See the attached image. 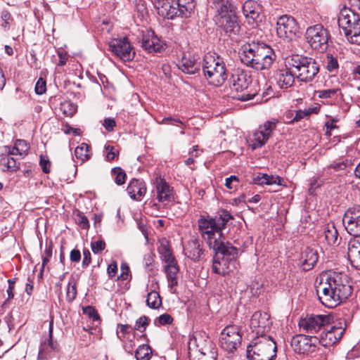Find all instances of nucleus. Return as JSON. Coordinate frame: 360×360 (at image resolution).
Wrapping results in <instances>:
<instances>
[{
    "instance_id": "5fc2aeb1",
    "label": "nucleus",
    "mask_w": 360,
    "mask_h": 360,
    "mask_svg": "<svg viewBox=\"0 0 360 360\" xmlns=\"http://www.w3.org/2000/svg\"><path fill=\"white\" fill-rule=\"evenodd\" d=\"M76 221L82 229H86L89 227V222L83 213L79 212L76 216Z\"/></svg>"
},
{
    "instance_id": "9b49d317",
    "label": "nucleus",
    "mask_w": 360,
    "mask_h": 360,
    "mask_svg": "<svg viewBox=\"0 0 360 360\" xmlns=\"http://www.w3.org/2000/svg\"><path fill=\"white\" fill-rule=\"evenodd\" d=\"M278 122L277 120L274 119L266 121L259 127L250 139V146L252 150L262 148L268 141L276 128Z\"/></svg>"
},
{
    "instance_id": "338daca9",
    "label": "nucleus",
    "mask_w": 360,
    "mask_h": 360,
    "mask_svg": "<svg viewBox=\"0 0 360 360\" xmlns=\"http://www.w3.org/2000/svg\"><path fill=\"white\" fill-rule=\"evenodd\" d=\"M83 256L82 266L86 268L89 265L91 261L90 251L88 249H84L83 250Z\"/></svg>"
},
{
    "instance_id": "a878e982",
    "label": "nucleus",
    "mask_w": 360,
    "mask_h": 360,
    "mask_svg": "<svg viewBox=\"0 0 360 360\" xmlns=\"http://www.w3.org/2000/svg\"><path fill=\"white\" fill-rule=\"evenodd\" d=\"M318 259L317 251L314 248L307 247L302 251L298 260V265L302 270L305 271H309L316 264Z\"/></svg>"
},
{
    "instance_id": "473e14b6",
    "label": "nucleus",
    "mask_w": 360,
    "mask_h": 360,
    "mask_svg": "<svg viewBox=\"0 0 360 360\" xmlns=\"http://www.w3.org/2000/svg\"><path fill=\"white\" fill-rule=\"evenodd\" d=\"M174 4L176 5L179 15L184 18L189 17L195 6V0H176Z\"/></svg>"
},
{
    "instance_id": "f8f14e48",
    "label": "nucleus",
    "mask_w": 360,
    "mask_h": 360,
    "mask_svg": "<svg viewBox=\"0 0 360 360\" xmlns=\"http://www.w3.org/2000/svg\"><path fill=\"white\" fill-rule=\"evenodd\" d=\"M291 346L295 352L309 354L319 349V340L316 336L297 335L291 340Z\"/></svg>"
},
{
    "instance_id": "69168bd1",
    "label": "nucleus",
    "mask_w": 360,
    "mask_h": 360,
    "mask_svg": "<svg viewBox=\"0 0 360 360\" xmlns=\"http://www.w3.org/2000/svg\"><path fill=\"white\" fill-rule=\"evenodd\" d=\"M103 125L108 131H113L116 124L115 121L112 118L108 117L104 120Z\"/></svg>"
},
{
    "instance_id": "de8ad7c7",
    "label": "nucleus",
    "mask_w": 360,
    "mask_h": 360,
    "mask_svg": "<svg viewBox=\"0 0 360 360\" xmlns=\"http://www.w3.org/2000/svg\"><path fill=\"white\" fill-rule=\"evenodd\" d=\"M17 150L20 153V155H25L27 153L30 146L26 141L23 139H17L15 141Z\"/></svg>"
},
{
    "instance_id": "9d476101",
    "label": "nucleus",
    "mask_w": 360,
    "mask_h": 360,
    "mask_svg": "<svg viewBox=\"0 0 360 360\" xmlns=\"http://www.w3.org/2000/svg\"><path fill=\"white\" fill-rule=\"evenodd\" d=\"M242 334L238 326L230 325L226 326L221 333L220 345L229 353L233 352L240 345Z\"/></svg>"
},
{
    "instance_id": "aec40b11",
    "label": "nucleus",
    "mask_w": 360,
    "mask_h": 360,
    "mask_svg": "<svg viewBox=\"0 0 360 360\" xmlns=\"http://www.w3.org/2000/svg\"><path fill=\"white\" fill-rule=\"evenodd\" d=\"M243 13L249 24L257 26L262 20V6L257 1L246 0L243 5Z\"/></svg>"
},
{
    "instance_id": "4d7b16f0",
    "label": "nucleus",
    "mask_w": 360,
    "mask_h": 360,
    "mask_svg": "<svg viewBox=\"0 0 360 360\" xmlns=\"http://www.w3.org/2000/svg\"><path fill=\"white\" fill-rule=\"evenodd\" d=\"M46 81L42 78H39L35 85V92L37 94L41 95L46 92Z\"/></svg>"
},
{
    "instance_id": "052dcab7",
    "label": "nucleus",
    "mask_w": 360,
    "mask_h": 360,
    "mask_svg": "<svg viewBox=\"0 0 360 360\" xmlns=\"http://www.w3.org/2000/svg\"><path fill=\"white\" fill-rule=\"evenodd\" d=\"M340 90L338 89H326L319 91V96L321 98H328L333 97Z\"/></svg>"
},
{
    "instance_id": "4be33fe9",
    "label": "nucleus",
    "mask_w": 360,
    "mask_h": 360,
    "mask_svg": "<svg viewBox=\"0 0 360 360\" xmlns=\"http://www.w3.org/2000/svg\"><path fill=\"white\" fill-rule=\"evenodd\" d=\"M330 318L326 315H311L300 321L299 326L307 333L319 331L329 323Z\"/></svg>"
},
{
    "instance_id": "e2e57ef3",
    "label": "nucleus",
    "mask_w": 360,
    "mask_h": 360,
    "mask_svg": "<svg viewBox=\"0 0 360 360\" xmlns=\"http://www.w3.org/2000/svg\"><path fill=\"white\" fill-rule=\"evenodd\" d=\"M105 158L108 161H112L115 159L116 156L115 152H114V147L110 145H107L105 146Z\"/></svg>"
},
{
    "instance_id": "423d86ee",
    "label": "nucleus",
    "mask_w": 360,
    "mask_h": 360,
    "mask_svg": "<svg viewBox=\"0 0 360 360\" xmlns=\"http://www.w3.org/2000/svg\"><path fill=\"white\" fill-rule=\"evenodd\" d=\"M252 79L245 71L237 70L231 77V89L233 98L241 101L254 98L257 91L252 89Z\"/></svg>"
},
{
    "instance_id": "f704fd0d",
    "label": "nucleus",
    "mask_w": 360,
    "mask_h": 360,
    "mask_svg": "<svg viewBox=\"0 0 360 360\" xmlns=\"http://www.w3.org/2000/svg\"><path fill=\"white\" fill-rule=\"evenodd\" d=\"M158 251L160 255L161 259L166 264L176 261L172 255L167 240H162L158 247Z\"/></svg>"
},
{
    "instance_id": "58836bf2",
    "label": "nucleus",
    "mask_w": 360,
    "mask_h": 360,
    "mask_svg": "<svg viewBox=\"0 0 360 360\" xmlns=\"http://www.w3.org/2000/svg\"><path fill=\"white\" fill-rule=\"evenodd\" d=\"M152 354V348L145 344L139 345L135 351V358L136 360H150Z\"/></svg>"
},
{
    "instance_id": "864d4df0",
    "label": "nucleus",
    "mask_w": 360,
    "mask_h": 360,
    "mask_svg": "<svg viewBox=\"0 0 360 360\" xmlns=\"http://www.w3.org/2000/svg\"><path fill=\"white\" fill-rule=\"evenodd\" d=\"M76 296H77L76 285L75 284L71 285V283H69L68 285L67 293H66L67 300L68 302H72L76 298Z\"/></svg>"
},
{
    "instance_id": "7c9ffc66",
    "label": "nucleus",
    "mask_w": 360,
    "mask_h": 360,
    "mask_svg": "<svg viewBox=\"0 0 360 360\" xmlns=\"http://www.w3.org/2000/svg\"><path fill=\"white\" fill-rule=\"evenodd\" d=\"M164 271L167 276L168 286L172 292H174L175 290H174V288L178 285L176 276L179 271V267L176 261L166 264Z\"/></svg>"
},
{
    "instance_id": "e433bc0d",
    "label": "nucleus",
    "mask_w": 360,
    "mask_h": 360,
    "mask_svg": "<svg viewBox=\"0 0 360 360\" xmlns=\"http://www.w3.org/2000/svg\"><path fill=\"white\" fill-rule=\"evenodd\" d=\"M323 233L328 245H332L336 243L338 239V232L334 223H328L324 227Z\"/></svg>"
},
{
    "instance_id": "603ef678",
    "label": "nucleus",
    "mask_w": 360,
    "mask_h": 360,
    "mask_svg": "<svg viewBox=\"0 0 360 360\" xmlns=\"http://www.w3.org/2000/svg\"><path fill=\"white\" fill-rule=\"evenodd\" d=\"M266 179L265 181L266 185H274L277 184L278 186H282L283 184L284 180L283 178L278 176L274 175H268L266 174Z\"/></svg>"
},
{
    "instance_id": "412c9836",
    "label": "nucleus",
    "mask_w": 360,
    "mask_h": 360,
    "mask_svg": "<svg viewBox=\"0 0 360 360\" xmlns=\"http://www.w3.org/2000/svg\"><path fill=\"white\" fill-rule=\"evenodd\" d=\"M155 184L156 198L160 202L164 204V205H167L174 200L173 188L163 178L160 176L157 177Z\"/></svg>"
},
{
    "instance_id": "bf43d9fd",
    "label": "nucleus",
    "mask_w": 360,
    "mask_h": 360,
    "mask_svg": "<svg viewBox=\"0 0 360 360\" xmlns=\"http://www.w3.org/2000/svg\"><path fill=\"white\" fill-rule=\"evenodd\" d=\"M154 255L149 252L144 256V262L147 271H152L153 270V263L154 262Z\"/></svg>"
},
{
    "instance_id": "6e6552de",
    "label": "nucleus",
    "mask_w": 360,
    "mask_h": 360,
    "mask_svg": "<svg viewBox=\"0 0 360 360\" xmlns=\"http://www.w3.org/2000/svg\"><path fill=\"white\" fill-rule=\"evenodd\" d=\"M305 37L311 49L315 51L324 52L329 46L330 32L321 24L309 27L306 30Z\"/></svg>"
},
{
    "instance_id": "49530a36",
    "label": "nucleus",
    "mask_w": 360,
    "mask_h": 360,
    "mask_svg": "<svg viewBox=\"0 0 360 360\" xmlns=\"http://www.w3.org/2000/svg\"><path fill=\"white\" fill-rule=\"evenodd\" d=\"M217 350L214 347L201 352L198 360H217Z\"/></svg>"
},
{
    "instance_id": "f03ea898",
    "label": "nucleus",
    "mask_w": 360,
    "mask_h": 360,
    "mask_svg": "<svg viewBox=\"0 0 360 360\" xmlns=\"http://www.w3.org/2000/svg\"><path fill=\"white\" fill-rule=\"evenodd\" d=\"M231 219L233 217L229 212L222 210L214 218L201 217L198 219L199 231L210 248L216 247L224 242V238H222L221 231Z\"/></svg>"
},
{
    "instance_id": "79ce46f5",
    "label": "nucleus",
    "mask_w": 360,
    "mask_h": 360,
    "mask_svg": "<svg viewBox=\"0 0 360 360\" xmlns=\"http://www.w3.org/2000/svg\"><path fill=\"white\" fill-rule=\"evenodd\" d=\"M324 63L326 68L329 72L333 75L338 72L339 64L337 58L334 57L331 54H327Z\"/></svg>"
},
{
    "instance_id": "393cba45",
    "label": "nucleus",
    "mask_w": 360,
    "mask_h": 360,
    "mask_svg": "<svg viewBox=\"0 0 360 360\" xmlns=\"http://www.w3.org/2000/svg\"><path fill=\"white\" fill-rule=\"evenodd\" d=\"M257 59L250 68L256 70H269L276 58L274 50L269 46L264 47V50L257 56Z\"/></svg>"
},
{
    "instance_id": "0eeeda50",
    "label": "nucleus",
    "mask_w": 360,
    "mask_h": 360,
    "mask_svg": "<svg viewBox=\"0 0 360 360\" xmlns=\"http://www.w3.org/2000/svg\"><path fill=\"white\" fill-rule=\"evenodd\" d=\"M276 351V342L269 336L262 337L248 347L247 357L249 360H274Z\"/></svg>"
},
{
    "instance_id": "2f4dec72",
    "label": "nucleus",
    "mask_w": 360,
    "mask_h": 360,
    "mask_svg": "<svg viewBox=\"0 0 360 360\" xmlns=\"http://www.w3.org/2000/svg\"><path fill=\"white\" fill-rule=\"evenodd\" d=\"M184 252L186 257L193 261H198L203 253L200 247V242L197 239L189 240L184 249Z\"/></svg>"
},
{
    "instance_id": "4468645a",
    "label": "nucleus",
    "mask_w": 360,
    "mask_h": 360,
    "mask_svg": "<svg viewBox=\"0 0 360 360\" xmlns=\"http://www.w3.org/2000/svg\"><path fill=\"white\" fill-rule=\"evenodd\" d=\"M267 44L263 42L251 41L241 46L239 50L240 61L248 67H250L257 59V56L262 53Z\"/></svg>"
},
{
    "instance_id": "a211bd4d",
    "label": "nucleus",
    "mask_w": 360,
    "mask_h": 360,
    "mask_svg": "<svg viewBox=\"0 0 360 360\" xmlns=\"http://www.w3.org/2000/svg\"><path fill=\"white\" fill-rule=\"evenodd\" d=\"M271 78L281 89H288L293 85L296 77L288 66V58H285L283 67L274 70Z\"/></svg>"
},
{
    "instance_id": "2eb2a0df",
    "label": "nucleus",
    "mask_w": 360,
    "mask_h": 360,
    "mask_svg": "<svg viewBox=\"0 0 360 360\" xmlns=\"http://www.w3.org/2000/svg\"><path fill=\"white\" fill-rule=\"evenodd\" d=\"M345 328L342 326L341 323L335 325H326L323 330L320 334L319 345L323 347L332 346L338 342L342 337Z\"/></svg>"
},
{
    "instance_id": "b1692460",
    "label": "nucleus",
    "mask_w": 360,
    "mask_h": 360,
    "mask_svg": "<svg viewBox=\"0 0 360 360\" xmlns=\"http://www.w3.org/2000/svg\"><path fill=\"white\" fill-rule=\"evenodd\" d=\"M359 21H360L359 15L347 8L340 11L338 19V25L342 29L345 36L349 33V30H352L356 24H359Z\"/></svg>"
},
{
    "instance_id": "3c124183",
    "label": "nucleus",
    "mask_w": 360,
    "mask_h": 360,
    "mask_svg": "<svg viewBox=\"0 0 360 360\" xmlns=\"http://www.w3.org/2000/svg\"><path fill=\"white\" fill-rule=\"evenodd\" d=\"M312 112V109L309 108L307 110H299L295 112V116L289 122L290 123H294L295 122H298L304 117L309 116Z\"/></svg>"
},
{
    "instance_id": "7ed1b4c3",
    "label": "nucleus",
    "mask_w": 360,
    "mask_h": 360,
    "mask_svg": "<svg viewBox=\"0 0 360 360\" xmlns=\"http://www.w3.org/2000/svg\"><path fill=\"white\" fill-rule=\"evenodd\" d=\"M210 248L215 252L212 263L214 273L226 276L237 269L238 250L236 248L224 241L221 245Z\"/></svg>"
},
{
    "instance_id": "09e8293b",
    "label": "nucleus",
    "mask_w": 360,
    "mask_h": 360,
    "mask_svg": "<svg viewBox=\"0 0 360 360\" xmlns=\"http://www.w3.org/2000/svg\"><path fill=\"white\" fill-rule=\"evenodd\" d=\"M149 323V319L147 316H143L138 319L135 323L134 329L140 332H143Z\"/></svg>"
},
{
    "instance_id": "72a5a7b5",
    "label": "nucleus",
    "mask_w": 360,
    "mask_h": 360,
    "mask_svg": "<svg viewBox=\"0 0 360 360\" xmlns=\"http://www.w3.org/2000/svg\"><path fill=\"white\" fill-rule=\"evenodd\" d=\"M210 8L214 14H220L236 7L231 0H207Z\"/></svg>"
},
{
    "instance_id": "c9c22d12",
    "label": "nucleus",
    "mask_w": 360,
    "mask_h": 360,
    "mask_svg": "<svg viewBox=\"0 0 360 360\" xmlns=\"http://www.w3.org/2000/svg\"><path fill=\"white\" fill-rule=\"evenodd\" d=\"M57 349V344L53 342V335L49 334L48 342H43L41 344L37 359L38 360H47V354L51 351H55Z\"/></svg>"
},
{
    "instance_id": "1a4fd4ad",
    "label": "nucleus",
    "mask_w": 360,
    "mask_h": 360,
    "mask_svg": "<svg viewBox=\"0 0 360 360\" xmlns=\"http://www.w3.org/2000/svg\"><path fill=\"white\" fill-rule=\"evenodd\" d=\"M236 7L220 14H214V21L217 27L228 35L238 34L240 25Z\"/></svg>"
},
{
    "instance_id": "ea45409f",
    "label": "nucleus",
    "mask_w": 360,
    "mask_h": 360,
    "mask_svg": "<svg viewBox=\"0 0 360 360\" xmlns=\"http://www.w3.org/2000/svg\"><path fill=\"white\" fill-rule=\"evenodd\" d=\"M75 155L78 160L84 162L90 159L91 153H90V146L86 143H82L77 146L75 150Z\"/></svg>"
},
{
    "instance_id": "5701e85b",
    "label": "nucleus",
    "mask_w": 360,
    "mask_h": 360,
    "mask_svg": "<svg viewBox=\"0 0 360 360\" xmlns=\"http://www.w3.org/2000/svg\"><path fill=\"white\" fill-rule=\"evenodd\" d=\"M141 46L148 53H161L165 50L166 44L153 31H147L143 34Z\"/></svg>"
},
{
    "instance_id": "c03bdc74",
    "label": "nucleus",
    "mask_w": 360,
    "mask_h": 360,
    "mask_svg": "<svg viewBox=\"0 0 360 360\" xmlns=\"http://www.w3.org/2000/svg\"><path fill=\"white\" fill-rule=\"evenodd\" d=\"M351 165V162L347 158L338 159L333 161L328 167L333 169L335 171H341L346 169Z\"/></svg>"
},
{
    "instance_id": "a18cd8bd",
    "label": "nucleus",
    "mask_w": 360,
    "mask_h": 360,
    "mask_svg": "<svg viewBox=\"0 0 360 360\" xmlns=\"http://www.w3.org/2000/svg\"><path fill=\"white\" fill-rule=\"evenodd\" d=\"M112 174L115 176V182L117 185H122L124 184L127 174L121 167H117L112 168Z\"/></svg>"
},
{
    "instance_id": "f3484780",
    "label": "nucleus",
    "mask_w": 360,
    "mask_h": 360,
    "mask_svg": "<svg viewBox=\"0 0 360 360\" xmlns=\"http://www.w3.org/2000/svg\"><path fill=\"white\" fill-rule=\"evenodd\" d=\"M342 223L349 234L360 237V206L349 208L344 214Z\"/></svg>"
},
{
    "instance_id": "4c0bfd02",
    "label": "nucleus",
    "mask_w": 360,
    "mask_h": 360,
    "mask_svg": "<svg viewBox=\"0 0 360 360\" xmlns=\"http://www.w3.org/2000/svg\"><path fill=\"white\" fill-rule=\"evenodd\" d=\"M0 162L6 168L4 171L14 172L20 169V162L11 156L2 157Z\"/></svg>"
},
{
    "instance_id": "dca6fc26",
    "label": "nucleus",
    "mask_w": 360,
    "mask_h": 360,
    "mask_svg": "<svg viewBox=\"0 0 360 360\" xmlns=\"http://www.w3.org/2000/svg\"><path fill=\"white\" fill-rule=\"evenodd\" d=\"M109 49L123 61H130L135 56V52L126 37L111 40L109 42Z\"/></svg>"
},
{
    "instance_id": "0e129e2a",
    "label": "nucleus",
    "mask_w": 360,
    "mask_h": 360,
    "mask_svg": "<svg viewBox=\"0 0 360 360\" xmlns=\"http://www.w3.org/2000/svg\"><path fill=\"white\" fill-rule=\"evenodd\" d=\"M158 320L160 325H167L172 323L173 318L168 314H163L158 317Z\"/></svg>"
},
{
    "instance_id": "680f3d73",
    "label": "nucleus",
    "mask_w": 360,
    "mask_h": 360,
    "mask_svg": "<svg viewBox=\"0 0 360 360\" xmlns=\"http://www.w3.org/2000/svg\"><path fill=\"white\" fill-rule=\"evenodd\" d=\"M39 164L42 171L45 174H49L50 172L51 162L48 158L41 156Z\"/></svg>"
},
{
    "instance_id": "f257e3e1",
    "label": "nucleus",
    "mask_w": 360,
    "mask_h": 360,
    "mask_svg": "<svg viewBox=\"0 0 360 360\" xmlns=\"http://www.w3.org/2000/svg\"><path fill=\"white\" fill-rule=\"evenodd\" d=\"M316 291L323 305L333 308L351 295L352 287L345 274L328 271L321 274Z\"/></svg>"
},
{
    "instance_id": "a19ab883",
    "label": "nucleus",
    "mask_w": 360,
    "mask_h": 360,
    "mask_svg": "<svg viewBox=\"0 0 360 360\" xmlns=\"http://www.w3.org/2000/svg\"><path fill=\"white\" fill-rule=\"evenodd\" d=\"M146 304L150 308H159L162 304V301L159 293L153 290L150 292L147 296Z\"/></svg>"
},
{
    "instance_id": "8fccbe9b",
    "label": "nucleus",
    "mask_w": 360,
    "mask_h": 360,
    "mask_svg": "<svg viewBox=\"0 0 360 360\" xmlns=\"http://www.w3.org/2000/svg\"><path fill=\"white\" fill-rule=\"evenodd\" d=\"M52 256V245H46L44 252L42 255V265L41 268V273L44 271L46 264L50 261Z\"/></svg>"
},
{
    "instance_id": "6ab92c4d",
    "label": "nucleus",
    "mask_w": 360,
    "mask_h": 360,
    "mask_svg": "<svg viewBox=\"0 0 360 360\" xmlns=\"http://www.w3.org/2000/svg\"><path fill=\"white\" fill-rule=\"evenodd\" d=\"M271 326L270 315L266 312L255 311L250 319V327L256 335L265 337V333L268 332Z\"/></svg>"
},
{
    "instance_id": "c85d7f7f",
    "label": "nucleus",
    "mask_w": 360,
    "mask_h": 360,
    "mask_svg": "<svg viewBox=\"0 0 360 360\" xmlns=\"http://www.w3.org/2000/svg\"><path fill=\"white\" fill-rule=\"evenodd\" d=\"M154 7L158 14L164 18L173 19L179 16L176 7L171 4L168 0L161 1L159 4L154 5Z\"/></svg>"
},
{
    "instance_id": "c756f323",
    "label": "nucleus",
    "mask_w": 360,
    "mask_h": 360,
    "mask_svg": "<svg viewBox=\"0 0 360 360\" xmlns=\"http://www.w3.org/2000/svg\"><path fill=\"white\" fill-rule=\"evenodd\" d=\"M179 69L184 73L193 75L200 70V64L194 56L185 54L181 59Z\"/></svg>"
},
{
    "instance_id": "ddd939ff",
    "label": "nucleus",
    "mask_w": 360,
    "mask_h": 360,
    "mask_svg": "<svg viewBox=\"0 0 360 360\" xmlns=\"http://www.w3.org/2000/svg\"><path fill=\"white\" fill-rule=\"evenodd\" d=\"M276 32L280 38L290 41L298 32L297 20L290 15H283L279 17L276 22Z\"/></svg>"
},
{
    "instance_id": "bb28decb",
    "label": "nucleus",
    "mask_w": 360,
    "mask_h": 360,
    "mask_svg": "<svg viewBox=\"0 0 360 360\" xmlns=\"http://www.w3.org/2000/svg\"><path fill=\"white\" fill-rule=\"evenodd\" d=\"M130 198L134 200L141 201L146 193V186L141 179H132L127 188Z\"/></svg>"
},
{
    "instance_id": "cd10ccee",
    "label": "nucleus",
    "mask_w": 360,
    "mask_h": 360,
    "mask_svg": "<svg viewBox=\"0 0 360 360\" xmlns=\"http://www.w3.org/2000/svg\"><path fill=\"white\" fill-rule=\"evenodd\" d=\"M347 255L351 265L356 269H360V236L349 240Z\"/></svg>"
},
{
    "instance_id": "13d9d810",
    "label": "nucleus",
    "mask_w": 360,
    "mask_h": 360,
    "mask_svg": "<svg viewBox=\"0 0 360 360\" xmlns=\"http://www.w3.org/2000/svg\"><path fill=\"white\" fill-rule=\"evenodd\" d=\"M83 312L85 314H87L89 318L92 319L94 321L98 320L100 319L99 315L97 311L91 306H88L83 309Z\"/></svg>"
},
{
    "instance_id": "6e6d98bb",
    "label": "nucleus",
    "mask_w": 360,
    "mask_h": 360,
    "mask_svg": "<svg viewBox=\"0 0 360 360\" xmlns=\"http://www.w3.org/2000/svg\"><path fill=\"white\" fill-rule=\"evenodd\" d=\"M91 248L94 254L100 253L103 251L105 248V243L102 240H98L94 242H92L91 244Z\"/></svg>"
},
{
    "instance_id": "37998d69",
    "label": "nucleus",
    "mask_w": 360,
    "mask_h": 360,
    "mask_svg": "<svg viewBox=\"0 0 360 360\" xmlns=\"http://www.w3.org/2000/svg\"><path fill=\"white\" fill-rule=\"evenodd\" d=\"M346 37L351 44L360 45V21L352 27V30H349V33L347 34Z\"/></svg>"
},
{
    "instance_id": "20e7f679",
    "label": "nucleus",
    "mask_w": 360,
    "mask_h": 360,
    "mask_svg": "<svg viewBox=\"0 0 360 360\" xmlns=\"http://www.w3.org/2000/svg\"><path fill=\"white\" fill-rule=\"evenodd\" d=\"M202 71L208 83L215 86H221L227 79V69L223 59L214 53L205 55Z\"/></svg>"
},
{
    "instance_id": "39448f33",
    "label": "nucleus",
    "mask_w": 360,
    "mask_h": 360,
    "mask_svg": "<svg viewBox=\"0 0 360 360\" xmlns=\"http://www.w3.org/2000/svg\"><path fill=\"white\" fill-rule=\"evenodd\" d=\"M287 58L290 69L300 82L313 81L319 72V66L312 58L299 54H292Z\"/></svg>"
},
{
    "instance_id": "774afa93",
    "label": "nucleus",
    "mask_w": 360,
    "mask_h": 360,
    "mask_svg": "<svg viewBox=\"0 0 360 360\" xmlns=\"http://www.w3.org/2000/svg\"><path fill=\"white\" fill-rule=\"evenodd\" d=\"M107 272L109 277L112 278L115 276L117 272V264L116 262H112L111 264L108 265Z\"/></svg>"
}]
</instances>
